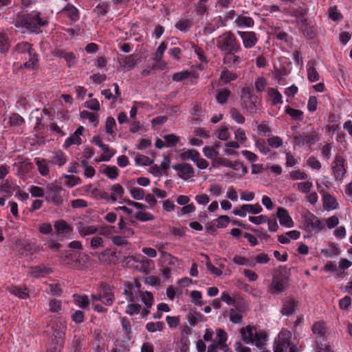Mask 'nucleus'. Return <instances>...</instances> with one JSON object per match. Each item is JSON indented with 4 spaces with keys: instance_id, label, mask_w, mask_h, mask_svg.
Here are the masks:
<instances>
[{
    "instance_id": "obj_1",
    "label": "nucleus",
    "mask_w": 352,
    "mask_h": 352,
    "mask_svg": "<svg viewBox=\"0 0 352 352\" xmlns=\"http://www.w3.org/2000/svg\"><path fill=\"white\" fill-rule=\"evenodd\" d=\"M47 23V20L42 17L40 12L36 11L19 15L14 21V25L17 28L23 32L32 33H38L41 28L45 26Z\"/></svg>"
},
{
    "instance_id": "obj_2",
    "label": "nucleus",
    "mask_w": 352,
    "mask_h": 352,
    "mask_svg": "<svg viewBox=\"0 0 352 352\" xmlns=\"http://www.w3.org/2000/svg\"><path fill=\"white\" fill-rule=\"evenodd\" d=\"M124 294L129 302L141 300L144 304L146 309L143 311L144 316L149 314L148 309L153 305V296L151 292L143 291L137 280H133L126 285Z\"/></svg>"
},
{
    "instance_id": "obj_3",
    "label": "nucleus",
    "mask_w": 352,
    "mask_h": 352,
    "mask_svg": "<svg viewBox=\"0 0 352 352\" xmlns=\"http://www.w3.org/2000/svg\"><path fill=\"white\" fill-rule=\"evenodd\" d=\"M240 333L242 340L245 344H254L259 349H263L268 340L267 332L251 325L241 328Z\"/></svg>"
},
{
    "instance_id": "obj_4",
    "label": "nucleus",
    "mask_w": 352,
    "mask_h": 352,
    "mask_svg": "<svg viewBox=\"0 0 352 352\" xmlns=\"http://www.w3.org/2000/svg\"><path fill=\"white\" fill-rule=\"evenodd\" d=\"M216 45L217 48L223 52L225 55L239 52L241 49L236 37L230 32H226L217 37Z\"/></svg>"
},
{
    "instance_id": "obj_5",
    "label": "nucleus",
    "mask_w": 352,
    "mask_h": 352,
    "mask_svg": "<svg viewBox=\"0 0 352 352\" xmlns=\"http://www.w3.org/2000/svg\"><path fill=\"white\" fill-rule=\"evenodd\" d=\"M15 50L17 53L21 54V58L25 60L24 63L25 67L33 69L37 65L38 58L29 43H19L16 45Z\"/></svg>"
},
{
    "instance_id": "obj_6",
    "label": "nucleus",
    "mask_w": 352,
    "mask_h": 352,
    "mask_svg": "<svg viewBox=\"0 0 352 352\" xmlns=\"http://www.w3.org/2000/svg\"><path fill=\"white\" fill-rule=\"evenodd\" d=\"M125 263L128 267L142 272H149L153 266L152 261L146 258L140 254L126 257Z\"/></svg>"
},
{
    "instance_id": "obj_7",
    "label": "nucleus",
    "mask_w": 352,
    "mask_h": 352,
    "mask_svg": "<svg viewBox=\"0 0 352 352\" xmlns=\"http://www.w3.org/2000/svg\"><path fill=\"white\" fill-rule=\"evenodd\" d=\"M292 333L287 329H283L275 338L273 350L274 352H287L292 344Z\"/></svg>"
},
{
    "instance_id": "obj_8",
    "label": "nucleus",
    "mask_w": 352,
    "mask_h": 352,
    "mask_svg": "<svg viewBox=\"0 0 352 352\" xmlns=\"http://www.w3.org/2000/svg\"><path fill=\"white\" fill-rule=\"evenodd\" d=\"M65 324L61 322L58 330H54L53 338L49 343L47 352H60L65 342Z\"/></svg>"
},
{
    "instance_id": "obj_9",
    "label": "nucleus",
    "mask_w": 352,
    "mask_h": 352,
    "mask_svg": "<svg viewBox=\"0 0 352 352\" xmlns=\"http://www.w3.org/2000/svg\"><path fill=\"white\" fill-rule=\"evenodd\" d=\"M241 98L243 109H246L250 113L256 112L257 96L252 93L250 87H245L241 89Z\"/></svg>"
},
{
    "instance_id": "obj_10",
    "label": "nucleus",
    "mask_w": 352,
    "mask_h": 352,
    "mask_svg": "<svg viewBox=\"0 0 352 352\" xmlns=\"http://www.w3.org/2000/svg\"><path fill=\"white\" fill-rule=\"evenodd\" d=\"M304 227L307 232L318 233L325 230V223L311 212L303 216Z\"/></svg>"
},
{
    "instance_id": "obj_11",
    "label": "nucleus",
    "mask_w": 352,
    "mask_h": 352,
    "mask_svg": "<svg viewBox=\"0 0 352 352\" xmlns=\"http://www.w3.org/2000/svg\"><path fill=\"white\" fill-rule=\"evenodd\" d=\"M47 194L45 199L56 206H60L63 202V189L56 183H52L47 186Z\"/></svg>"
},
{
    "instance_id": "obj_12",
    "label": "nucleus",
    "mask_w": 352,
    "mask_h": 352,
    "mask_svg": "<svg viewBox=\"0 0 352 352\" xmlns=\"http://www.w3.org/2000/svg\"><path fill=\"white\" fill-rule=\"evenodd\" d=\"M331 168L335 180L342 182L346 173V164L344 157L339 155H336L331 164Z\"/></svg>"
},
{
    "instance_id": "obj_13",
    "label": "nucleus",
    "mask_w": 352,
    "mask_h": 352,
    "mask_svg": "<svg viewBox=\"0 0 352 352\" xmlns=\"http://www.w3.org/2000/svg\"><path fill=\"white\" fill-rule=\"evenodd\" d=\"M98 300H101L105 305H111L114 300L111 289L104 284H100L98 288V294L91 295V302L94 304V301Z\"/></svg>"
},
{
    "instance_id": "obj_14",
    "label": "nucleus",
    "mask_w": 352,
    "mask_h": 352,
    "mask_svg": "<svg viewBox=\"0 0 352 352\" xmlns=\"http://www.w3.org/2000/svg\"><path fill=\"white\" fill-rule=\"evenodd\" d=\"M173 168L177 171V175L184 180H188L194 176V168L189 164H178L174 165Z\"/></svg>"
},
{
    "instance_id": "obj_15",
    "label": "nucleus",
    "mask_w": 352,
    "mask_h": 352,
    "mask_svg": "<svg viewBox=\"0 0 352 352\" xmlns=\"http://www.w3.org/2000/svg\"><path fill=\"white\" fill-rule=\"evenodd\" d=\"M76 229L79 234L84 237L88 235H92L98 232V227L86 221H79L76 223Z\"/></svg>"
},
{
    "instance_id": "obj_16",
    "label": "nucleus",
    "mask_w": 352,
    "mask_h": 352,
    "mask_svg": "<svg viewBox=\"0 0 352 352\" xmlns=\"http://www.w3.org/2000/svg\"><path fill=\"white\" fill-rule=\"evenodd\" d=\"M241 37L244 47L250 49L253 47L258 42V38L254 32H237Z\"/></svg>"
},
{
    "instance_id": "obj_17",
    "label": "nucleus",
    "mask_w": 352,
    "mask_h": 352,
    "mask_svg": "<svg viewBox=\"0 0 352 352\" xmlns=\"http://www.w3.org/2000/svg\"><path fill=\"white\" fill-rule=\"evenodd\" d=\"M276 216L280 226L287 228H292L294 226V222L290 217L289 212L285 208H278L277 209Z\"/></svg>"
},
{
    "instance_id": "obj_18",
    "label": "nucleus",
    "mask_w": 352,
    "mask_h": 352,
    "mask_svg": "<svg viewBox=\"0 0 352 352\" xmlns=\"http://www.w3.org/2000/svg\"><path fill=\"white\" fill-rule=\"evenodd\" d=\"M287 287L286 278L283 276H276L272 278L270 290L272 294H278L284 292Z\"/></svg>"
},
{
    "instance_id": "obj_19",
    "label": "nucleus",
    "mask_w": 352,
    "mask_h": 352,
    "mask_svg": "<svg viewBox=\"0 0 352 352\" xmlns=\"http://www.w3.org/2000/svg\"><path fill=\"white\" fill-rule=\"evenodd\" d=\"M84 131L85 128L83 126H78L75 132L65 140L63 146L68 148L72 145L80 144L82 143L81 136Z\"/></svg>"
},
{
    "instance_id": "obj_20",
    "label": "nucleus",
    "mask_w": 352,
    "mask_h": 352,
    "mask_svg": "<svg viewBox=\"0 0 352 352\" xmlns=\"http://www.w3.org/2000/svg\"><path fill=\"white\" fill-rule=\"evenodd\" d=\"M216 333V339L217 342L214 344L220 346V350L223 352H228L230 351V348L228 345L226 344L228 340V334L225 330L221 328H217L215 330Z\"/></svg>"
},
{
    "instance_id": "obj_21",
    "label": "nucleus",
    "mask_w": 352,
    "mask_h": 352,
    "mask_svg": "<svg viewBox=\"0 0 352 352\" xmlns=\"http://www.w3.org/2000/svg\"><path fill=\"white\" fill-rule=\"evenodd\" d=\"M323 208L325 210L331 211L338 208V203L336 197L328 192L322 195Z\"/></svg>"
},
{
    "instance_id": "obj_22",
    "label": "nucleus",
    "mask_w": 352,
    "mask_h": 352,
    "mask_svg": "<svg viewBox=\"0 0 352 352\" xmlns=\"http://www.w3.org/2000/svg\"><path fill=\"white\" fill-rule=\"evenodd\" d=\"M6 290L21 299H27L30 296L29 291L25 286L11 285L7 287Z\"/></svg>"
},
{
    "instance_id": "obj_23",
    "label": "nucleus",
    "mask_w": 352,
    "mask_h": 352,
    "mask_svg": "<svg viewBox=\"0 0 352 352\" xmlns=\"http://www.w3.org/2000/svg\"><path fill=\"white\" fill-rule=\"evenodd\" d=\"M110 200L115 203L122 199L124 194L123 187L119 184H115L110 186Z\"/></svg>"
},
{
    "instance_id": "obj_24",
    "label": "nucleus",
    "mask_w": 352,
    "mask_h": 352,
    "mask_svg": "<svg viewBox=\"0 0 352 352\" xmlns=\"http://www.w3.org/2000/svg\"><path fill=\"white\" fill-rule=\"evenodd\" d=\"M137 56L135 55L131 54L129 56H125L123 58H120L119 60V63L120 66L124 68V70H131L137 65Z\"/></svg>"
},
{
    "instance_id": "obj_25",
    "label": "nucleus",
    "mask_w": 352,
    "mask_h": 352,
    "mask_svg": "<svg viewBox=\"0 0 352 352\" xmlns=\"http://www.w3.org/2000/svg\"><path fill=\"white\" fill-rule=\"evenodd\" d=\"M234 23L239 28H252L254 24V20L250 16L244 15H237Z\"/></svg>"
},
{
    "instance_id": "obj_26",
    "label": "nucleus",
    "mask_w": 352,
    "mask_h": 352,
    "mask_svg": "<svg viewBox=\"0 0 352 352\" xmlns=\"http://www.w3.org/2000/svg\"><path fill=\"white\" fill-rule=\"evenodd\" d=\"M297 305L298 301L294 298H289L285 299L281 309V314L284 316H289L292 314L294 312Z\"/></svg>"
},
{
    "instance_id": "obj_27",
    "label": "nucleus",
    "mask_w": 352,
    "mask_h": 352,
    "mask_svg": "<svg viewBox=\"0 0 352 352\" xmlns=\"http://www.w3.org/2000/svg\"><path fill=\"white\" fill-rule=\"evenodd\" d=\"M167 48V45L165 42H162L160 44L157 49L156 50L154 56L153 60L158 63V67L161 69H164L166 64L162 62V58L163 57L164 53Z\"/></svg>"
},
{
    "instance_id": "obj_28",
    "label": "nucleus",
    "mask_w": 352,
    "mask_h": 352,
    "mask_svg": "<svg viewBox=\"0 0 352 352\" xmlns=\"http://www.w3.org/2000/svg\"><path fill=\"white\" fill-rule=\"evenodd\" d=\"M50 272L51 270L49 268L41 265L31 267L28 271V275L34 278H41Z\"/></svg>"
},
{
    "instance_id": "obj_29",
    "label": "nucleus",
    "mask_w": 352,
    "mask_h": 352,
    "mask_svg": "<svg viewBox=\"0 0 352 352\" xmlns=\"http://www.w3.org/2000/svg\"><path fill=\"white\" fill-rule=\"evenodd\" d=\"M267 96L270 98L272 105L276 106L283 102L281 94L274 88H268Z\"/></svg>"
},
{
    "instance_id": "obj_30",
    "label": "nucleus",
    "mask_w": 352,
    "mask_h": 352,
    "mask_svg": "<svg viewBox=\"0 0 352 352\" xmlns=\"http://www.w3.org/2000/svg\"><path fill=\"white\" fill-rule=\"evenodd\" d=\"M36 165L38 173L43 177H46L50 173L49 163L48 162L41 157H36L34 159Z\"/></svg>"
},
{
    "instance_id": "obj_31",
    "label": "nucleus",
    "mask_w": 352,
    "mask_h": 352,
    "mask_svg": "<svg viewBox=\"0 0 352 352\" xmlns=\"http://www.w3.org/2000/svg\"><path fill=\"white\" fill-rule=\"evenodd\" d=\"M219 144H217L212 146H204L203 148L204 155L210 160H212V162L215 160L218 157L219 152L217 148H219Z\"/></svg>"
},
{
    "instance_id": "obj_32",
    "label": "nucleus",
    "mask_w": 352,
    "mask_h": 352,
    "mask_svg": "<svg viewBox=\"0 0 352 352\" xmlns=\"http://www.w3.org/2000/svg\"><path fill=\"white\" fill-rule=\"evenodd\" d=\"M233 262L238 265L254 267L256 263L252 258H247L241 255H235L233 258Z\"/></svg>"
},
{
    "instance_id": "obj_33",
    "label": "nucleus",
    "mask_w": 352,
    "mask_h": 352,
    "mask_svg": "<svg viewBox=\"0 0 352 352\" xmlns=\"http://www.w3.org/2000/svg\"><path fill=\"white\" fill-rule=\"evenodd\" d=\"M316 184L318 192L320 193H324L327 189H329L332 186L331 182L327 176H323L320 179H317Z\"/></svg>"
},
{
    "instance_id": "obj_34",
    "label": "nucleus",
    "mask_w": 352,
    "mask_h": 352,
    "mask_svg": "<svg viewBox=\"0 0 352 352\" xmlns=\"http://www.w3.org/2000/svg\"><path fill=\"white\" fill-rule=\"evenodd\" d=\"M307 78L309 82H316L320 78V75L313 63H309L307 65Z\"/></svg>"
},
{
    "instance_id": "obj_35",
    "label": "nucleus",
    "mask_w": 352,
    "mask_h": 352,
    "mask_svg": "<svg viewBox=\"0 0 352 352\" xmlns=\"http://www.w3.org/2000/svg\"><path fill=\"white\" fill-rule=\"evenodd\" d=\"M54 228L58 233L61 234H69L72 230L70 226L64 220L57 221L54 223Z\"/></svg>"
},
{
    "instance_id": "obj_36",
    "label": "nucleus",
    "mask_w": 352,
    "mask_h": 352,
    "mask_svg": "<svg viewBox=\"0 0 352 352\" xmlns=\"http://www.w3.org/2000/svg\"><path fill=\"white\" fill-rule=\"evenodd\" d=\"M199 153L195 149H183L180 153L182 160H191L192 162L199 157Z\"/></svg>"
},
{
    "instance_id": "obj_37",
    "label": "nucleus",
    "mask_w": 352,
    "mask_h": 352,
    "mask_svg": "<svg viewBox=\"0 0 352 352\" xmlns=\"http://www.w3.org/2000/svg\"><path fill=\"white\" fill-rule=\"evenodd\" d=\"M311 331L318 336H325L327 332L325 323L323 321L316 322L311 327Z\"/></svg>"
},
{
    "instance_id": "obj_38",
    "label": "nucleus",
    "mask_w": 352,
    "mask_h": 352,
    "mask_svg": "<svg viewBox=\"0 0 352 352\" xmlns=\"http://www.w3.org/2000/svg\"><path fill=\"white\" fill-rule=\"evenodd\" d=\"M102 172L111 179H116L118 176V169L115 166L105 165Z\"/></svg>"
},
{
    "instance_id": "obj_39",
    "label": "nucleus",
    "mask_w": 352,
    "mask_h": 352,
    "mask_svg": "<svg viewBox=\"0 0 352 352\" xmlns=\"http://www.w3.org/2000/svg\"><path fill=\"white\" fill-rule=\"evenodd\" d=\"M66 15L73 21H76L79 19L78 10L72 5H67L63 10Z\"/></svg>"
},
{
    "instance_id": "obj_40",
    "label": "nucleus",
    "mask_w": 352,
    "mask_h": 352,
    "mask_svg": "<svg viewBox=\"0 0 352 352\" xmlns=\"http://www.w3.org/2000/svg\"><path fill=\"white\" fill-rule=\"evenodd\" d=\"M285 111L293 120H302L303 112L301 110L292 108L289 106H286Z\"/></svg>"
},
{
    "instance_id": "obj_41",
    "label": "nucleus",
    "mask_w": 352,
    "mask_h": 352,
    "mask_svg": "<svg viewBox=\"0 0 352 352\" xmlns=\"http://www.w3.org/2000/svg\"><path fill=\"white\" fill-rule=\"evenodd\" d=\"M10 47V41L7 35L0 30V52H7Z\"/></svg>"
},
{
    "instance_id": "obj_42",
    "label": "nucleus",
    "mask_w": 352,
    "mask_h": 352,
    "mask_svg": "<svg viewBox=\"0 0 352 352\" xmlns=\"http://www.w3.org/2000/svg\"><path fill=\"white\" fill-rule=\"evenodd\" d=\"M192 25V21L190 19L184 18L178 21L175 28L180 31L186 32Z\"/></svg>"
},
{
    "instance_id": "obj_43",
    "label": "nucleus",
    "mask_w": 352,
    "mask_h": 352,
    "mask_svg": "<svg viewBox=\"0 0 352 352\" xmlns=\"http://www.w3.org/2000/svg\"><path fill=\"white\" fill-rule=\"evenodd\" d=\"M51 162L55 165L63 166L67 162V159L63 152L58 151L53 155Z\"/></svg>"
},
{
    "instance_id": "obj_44",
    "label": "nucleus",
    "mask_w": 352,
    "mask_h": 352,
    "mask_svg": "<svg viewBox=\"0 0 352 352\" xmlns=\"http://www.w3.org/2000/svg\"><path fill=\"white\" fill-rule=\"evenodd\" d=\"M217 137L221 140H228L230 137L228 126L221 125L217 131Z\"/></svg>"
},
{
    "instance_id": "obj_45",
    "label": "nucleus",
    "mask_w": 352,
    "mask_h": 352,
    "mask_svg": "<svg viewBox=\"0 0 352 352\" xmlns=\"http://www.w3.org/2000/svg\"><path fill=\"white\" fill-rule=\"evenodd\" d=\"M80 117L82 119L88 120L89 122L94 124V126H96L98 124V116L96 113L83 111L80 113Z\"/></svg>"
},
{
    "instance_id": "obj_46",
    "label": "nucleus",
    "mask_w": 352,
    "mask_h": 352,
    "mask_svg": "<svg viewBox=\"0 0 352 352\" xmlns=\"http://www.w3.org/2000/svg\"><path fill=\"white\" fill-rule=\"evenodd\" d=\"M62 178L66 179L65 184L69 187L72 188L74 186L81 183V180L79 177L71 175H63Z\"/></svg>"
},
{
    "instance_id": "obj_47",
    "label": "nucleus",
    "mask_w": 352,
    "mask_h": 352,
    "mask_svg": "<svg viewBox=\"0 0 352 352\" xmlns=\"http://www.w3.org/2000/svg\"><path fill=\"white\" fill-rule=\"evenodd\" d=\"M75 303L81 308H87L89 305V300L87 296L84 295H74V296Z\"/></svg>"
},
{
    "instance_id": "obj_48",
    "label": "nucleus",
    "mask_w": 352,
    "mask_h": 352,
    "mask_svg": "<svg viewBox=\"0 0 352 352\" xmlns=\"http://www.w3.org/2000/svg\"><path fill=\"white\" fill-rule=\"evenodd\" d=\"M220 166L231 167V162L223 157H217L212 162L210 170H212V168H219Z\"/></svg>"
},
{
    "instance_id": "obj_49",
    "label": "nucleus",
    "mask_w": 352,
    "mask_h": 352,
    "mask_svg": "<svg viewBox=\"0 0 352 352\" xmlns=\"http://www.w3.org/2000/svg\"><path fill=\"white\" fill-rule=\"evenodd\" d=\"M296 187L298 190L300 192L307 194L310 192L313 188V183L310 181L298 182L296 184Z\"/></svg>"
},
{
    "instance_id": "obj_50",
    "label": "nucleus",
    "mask_w": 352,
    "mask_h": 352,
    "mask_svg": "<svg viewBox=\"0 0 352 352\" xmlns=\"http://www.w3.org/2000/svg\"><path fill=\"white\" fill-rule=\"evenodd\" d=\"M229 319L232 323L241 324L243 320L242 313L236 311V309H230Z\"/></svg>"
},
{
    "instance_id": "obj_51",
    "label": "nucleus",
    "mask_w": 352,
    "mask_h": 352,
    "mask_svg": "<svg viewBox=\"0 0 352 352\" xmlns=\"http://www.w3.org/2000/svg\"><path fill=\"white\" fill-rule=\"evenodd\" d=\"M236 74L234 72L224 70L221 72L220 79L221 80L226 84L231 81L235 80L236 79Z\"/></svg>"
},
{
    "instance_id": "obj_52",
    "label": "nucleus",
    "mask_w": 352,
    "mask_h": 352,
    "mask_svg": "<svg viewBox=\"0 0 352 352\" xmlns=\"http://www.w3.org/2000/svg\"><path fill=\"white\" fill-rule=\"evenodd\" d=\"M241 58L234 54V53L227 54L223 58V62L227 65H237L241 63Z\"/></svg>"
},
{
    "instance_id": "obj_53",
    "label": "nucleus",
    "mask_w": 352,
    "mask_h": 352,
    "mask_svg": "<svg viewBox=\"0 0 352 352\" xmlns=\"http://www.w3.org/2000/svg\"><path fill=\"white\" fill-rule=\"evenodd\" d=\"M289 177L292 180H305L308 175L305 171L298 169L290 172Z\"/></svg>"
},
{
    "instance_id": "obj_54",
    "label": "nucleus",
    "mask_w": 352,
    "mask_h": 352,
    "mask_svg": "<svg viewBox=\"0 0 352 352\" xmlns=\"http://www.w3.org/2000/svg\"><path fill=\"white\" fill-rule=\"evenodd\" d=\"M164 323L162 322H150L146 325V329L148 332L154 333L156 331H160L163 329Z\"/></svg>"
},
{
    "instance_id": "obj_55",
    "label": "nucleus",
    "mask_w": 352,
    "mask_h": 352,
    "mask_svg": "<svg viewBox=\"0 0 352 352\" xmlns=\"http://www.w3.org/2000/svg\"><path fill=\"white\" fill-rule=\"evenodd\" d=\"M23 122L24 120L20 115L13 113L9 117L7 124L10 126H20Z\"/></svg>"
},
{
    "instance_id": "obj_56",
    "label": "nucleus",
    "mask_w": 352,
    "mask_h": 352,
    "mask_svg": "<svg viewBox=\"0 0 352 352\" xmlns=\"http://www.w3.org/2000/svg\"><path fill=\"white\" fill-rule=\"evenodd\" d=\"M230 222V219L227 215H221L217 219H214L215 225L218 228H226Z\"/></svg>"
},
{
    "instance_id": "obj_57",
    "label": "nucleus",
    "mask_w": 352,
    "mask_h": 352,
    "mask_svg": "<svg viewBox=\"0 0 352 352\" xmlns=\"http://www.w3.org/2000/svg\"><path fill=\"white\" fill-rule=\"evenodd\" d=\"M116 126V120L112 117H108L105 122V131L107 135H111L114 133V129Z\"/></svg>"
},
{
    "instance_id": "obj_58",
    "label": "nucleus",
    "mask_w": 352,
    "mask_h": 352,
    "mask_svg": "<svg viewBox=\"0 0 352 352\" xmlns=\"http://www.w3.org/2000/svg\"><path fill=\"white\" fill-rule=\"evenodd\" d=\"M101 150L103 151L100 158L101 161L108 162L116 154V151L110 148L107 144L105 148L103 147Z\"/></svg>"
},
{
    "instance_id": "obj_59",
    "label": "nucleus",
    "mask_w": 352,
    "mask_h": 352,
    "mask_svg": "<svg viewBox=\"0 0 352 352\" xmlns=\"http://www.w3.org/2000/svg\"><path fill=\"white\" fill-rule=\"evenodd\" d=\"M131 196L136 200H142L144 197V190L138 187H133L130 189Z\"/></svg>"
},
{
    "instance_id": "obj_60",
    "label": "nucleus",
    "mask_w": 352,
    "mask_h": 352,
    "mask_svg": "<svg viewBox=\"0 0 352 352\" xmlns=\"http://www.w3.org/2000/svg\"><path fill=\"white\" fill-rule=\"evenodd\" d=\"M230 92L227 89H223L219 91L216 96L217 102L219 104L225 103L227 101L228 97L230 96Z\"/></svg>"
},
{
    "instance_id": "obj_61",
    "label": "nucleus",
    "mask_w": 352,
    "mask_h": 352,
    "mask_svg": "<svg viewBox=\"0 0 352 352\" xmlns=\"http://www.w3.org/2000/svg\"><path fill=\"white\" fill-rule=\"evenodd\" d=\"M230 114L231 118L238 124H243L245 120V117L236 109H231Z\"/></svg>"
},
{
    "instance_id": "obj_62",
    "label": "nucleus",
    "mask_w": 352,
    "mask_h": 352,
    "mask_svg": "<svg viewBox=\"0 0 352 352\" xmlns=\"http://www.w3.org/2000/svg\"><path fill=\"white\" fill-rule=\"evenodd\" d=\"M131 302V303H129L126 308V313L130 316L139 314L141 310V306L138 303H135V302Z\"/></svg>"
},
{
    "instance_id": "obj_63",
    "label": "nucleus",
    "mask_w": 352,
    "mask_h": 352,
    "mask_svg": "<svg viewBox=\"0 0 352 352\" xmlns=\"http://www.w3.org/2000/svg\"><path fill=\"white\" fill-rule=\"evenodd\" d=\"M208 192L212 196L218 197L221 195L223 192V188L221 185L219 184H214L210 186Z\"/></svg>"
},
{
    "instance_id": "obj_64",
    "label": "nucleus",
    "mask_w": 352,
    "mask_h": 352,
    "mask_svg": "<svg viewBox=\"0 0 352 352\" xmlns=\"http://www.w3.org/2000/svg\"><path fill=\"white\" fill-rule=\"evenodd\" d=\"M135 164L138 166H148L151 164L152 160L143 155H138L135 158Z\"/></svg>"
}]
</instances>
